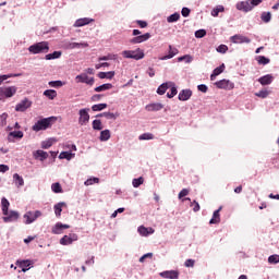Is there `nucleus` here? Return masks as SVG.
Returning <instances> with one entry per match:
<instances>
[{"mask_svg": "<svg viewBox=\"0 0 279 279\" xmlns=\"http://www.w3.org/2000/svg\"><path fill=\"white\" fill-rule=\"evenodd\" d=\"M74 157H75V153H71V151H61L59 155L60 160H73Z\"/></svg>", "mask_w": 279, "mask_h": 279, "instance_id": "nucleus-31", "label": "nucleus"}, {"mask_svg": "<svg viewBox=\"0 0 279 279\" xmlns=\"http://www.w3.org/2000/svg\"><path fill=\"white\" fill-rule=\"evenodd\" d=\"M38 217H43V211H40V210L27 211L23 216L24 223L26 226H29L31 223H34V221H36V219H38Z\"/></svg>", "mask_w": 279, "mask_h": 279, "instance_id": "nucleus-6", "label": "nucleus"}, {"mask_svg": "<svg viewBox=\"0 0 279 279\" xmlns=\"http://www.w3.org/2000/svg\"><path fill=\"white\" fill-rule=\"evenodd\" d=\"M186 195H189V190H187V189H183V190L179 193V199H182V197H186Z\"/></svg>", "mask_w": 279, "mask_h": 279, "instance_id": "nucleus-63", "label": "nucleus"}, {"mask_svg": "<svg viewBox=\"0 0 279 279\" xmlns=\"http://www.w3.org/2000/svg\"><path fill=\"white\" fill-rule=\"evenodd\" d=\"M225 11H226V8H223V5H217L211 10V16L217 17L219 16V12H225Z\"/></svg>", "mask_w": 279, "mask_h": 279, "instance_id": "nucleus-45", "label": "nucleus"}, {"mask_svg": "<svg viewBox=\"0 0 279 279\" xmlns=\"http://www.w3.org/2000/svg\"><path fill=\"white\" fill-rule=\"evenodd\" d=\"M170 93L167 94L168 99H173L175 95H178V87L175 86V83L172 82V85L169 86Z\"/></svg>", "mask_w": 279, "mask_h": 279, "instance_id": "nucleus-39", "label": "nucleus"}, {"mask_svg": "<svg viewBox=\"0 0 279 279\" xmlns=\"http://www.w3.org/2000/svg\"><path fill=\"white\" fill-rule=\"evenodd\" d=\"M16 86H2L0 87V101H5L16 95Z\"/></svg>", "mask_w": 279, "mask_h": 279, "instance_id": "nucleus-5", "label": "nucleus"}, {"mask_svg": "<svg viewBox=\"0 0 279 279\" xmlns=\"http://www.w3.org/2000/svg\"><path fill=\"white\" fill-rule=\"evenodd\" d=\"M180 21V13L175 12L167 17L168 23H178Z\"/></svg>", "mask_w": 279, "mask_h": 279, "instance_id": "nucleus-46", "label": "nucleus"}, {"mask_svg": "<svg viewBox=\"0 0 279 279\" xmlns=\"http://www.w3.org/2000/svg\"><path fill=\"white\" fill-rule=\"evenodd\" d=\"M161 278H167V279H179L180 278V272L178 270H166L159 274Z\"/></svg>", "mask_w": 279, "mask_h": 279, "instance_id": "nucleus-19", "label": "nucleus"}, {"mask_svg": "<svg viewBox=\"0 0 279 279\" xmlns=\"http://www.w3.org/2000/svg\"><path fill=\"white\" fill-rule=\"evenodd\" d=\"M217 51H218V53H226L228 51V46L220 45V46H218Z\"/></svg>", "mask_w": 279, "mask_h": 279, "instance_id": "nucleus-59", "label": "nucleus"}, {"mask_svg": "<svg viewBox=\"0 0 279 279\" xmlns=\"http://www.w3.org/2000/svg\"><path fill=\"white\" fill-rule=\"evenodd\" d=\"M231 43L234 45H250L252 43V39H250L247 36L244 35H233L230 37Z\"/></svg>", "mask_w": 279, "mask_h": 279, "instance_id": "nucleus-9", "label": "nucleus"}, {"mask_svg": "<svg viewBox=\"0 0 279 279\" xmlns=\"http://www.w3.org/2000/svg\"><path fill=\"white\" fill-rule=\"evenodd\" d=\"M154 140V134L151 133H144L140 135V141H151Z\"/></svg>", "mask_w": 279, "mask_h": 279, "instance_id": "nucleus-56", "label": "nucleus"}, {"mask_svg": "<svg viewBox=\"0 0 279 279\" xmlns=\"http://www.w3.org/2000/svg\"><path fill=\"white\" fill-rule=\"evenodd\" d=\"M258 82L262 86H269L274 82V75L266 74L258 78Z\"/></svg>", "mask_w": 279, "mask_h": 279, "instance_id": "nucleus-24", "label": "nucleus"}, {"mask_svg": "<svg viewBox=\"0 0 279 279\" xmlns=\"http://www.w3.org/2000/svg\"><path fill=\"white\" fill-rule=\"evenodd\" d=\"M182 16L186 17L189 14H191V9L189 8H183L181 11Z\"/></svg>", "mask_w": 279, "mask_h": 279, "instance_id": "nucleus-64", "label": "nucleus"}, {"mask_svg": "<svg viewBox=\"0 0 279 279\" xmlns=\"http://www.w3.org/2000/svg\"><path fill=\"white\" fill-rule=\"evenodd\" d=\"M1 206H2V215H8V209L10 208V202L8 201V198H2Z\"/></svg>", "mask_w": 279, "mask_h": 279, "instance_id": "nucleus-42", "label": "nucleus"}, {"mask_svg": "<svg viewBox=\"0 0 279 279\" xmlns=\"http://www.w3.org/2000/svg\"><path fill=\"white\" fill-rule=\"evenodd\" d=\"M143 182H145V179H143V177L133 179V181H132L133 187L138 189V186H141V184H143Z\"/></svg>", "mask_w": 279, "mask_h": 279, "instance_id": "nucleus-53", "label": "nucleus"}, {"mask_svg": "<svg viewBox=\"0 0 279 279\" xmlns=\"http://www.w3.org/2000/svg\"><path fill=\"white\" fill-rule=\"evenodd\" d=\"M76 84H87V86H93L95 84L94 77H88V74L82 73L75 76Z\"/></svg>", "mask_w": 279, "mask_h": 279, "instance_id": "nucleus-8", "label": "nucleus"}, {"mask_svg": "<svg viewBox=\"0 0 279 279\" xmlns=\"http://www.w3.org/2000/svg\"><path fill=\"white\" fill-rule=\"evenodd\" d=\"M4 223H12L13 221H16L19 219V211H8V215H4V217H2Z\"/></svg>", "mask_w": 279, "mask_h": 279, "instance_id": "nucleus-17", "label": "nucleus"}, {"mask_svg": "<svg viewBox=\"0 0 279 279\" xmlns=\"http://www.w3.org/2000/svg\"><path fill=\"white\" fill-rule=\"evenodd\" d=\"M29 53L36 56L38 53H49V43L48 41H40L33 44L28 47Z\"/></svg>", "mask_w": 279, "mask_h": 279, "instance_id": "nucleus-3", "label": "nucleus"}, {"mask_svg": "<svg viewBox=\"0 0 279 279\" xmlns=\"http://www.w3.org/2000/svg\"><path fill=\"white\" fill-rule=\"evenodd\" d=\"M110 130L106 129L100 132L99 141H101V143H106V141H110Z\"/></svg>", "mask_w": 279, "mask_h": 279, "instance_id": "nucleus-37", "label": "nucleus"}, {"mask_svg": "<svg viewBox=\"0 0 279 279\" xmlns=\"http://www.w3.org/2000/svg\"><path fill=\"white\" fill-rule=\"evenodd\" d=\"M69 228H71V226L64 225L62 222H57L52 227L51 232H52V234H62L64 232V230H69Z\"/></svg>", "mask_w": 279, "mask_h": 279, "instance_id": "nucleus-13", "label": "nucleus"}, {"mask_svg": "<svg viewBox=\"0 0 279 279\" xmlns=\"http://www.w3.org/2000/svg\"><path fill=\"white\" fill-rule=\"evenodd\" d=\"M178 62H185V64H191V62H193V56L185 54L183 57H179Z\"/></svg>", "mask_w": 279, "mask_h": 279, "instance_id": "nucleus-44", "label": "nucleus"}, {"mask_svg": "<svg viewBox=\"0 0 279 279\" xmlns=\"http://www.w3.org/2000/svg\"><path fill=\"white\" fill-rule=\"evenodd\" d=\"M191 97H193V90L182 89L179 93L178 99H179V101H189V99H191Z\"/></svg>", "mask_w": 279, "mask_h": 279, "instance_id": "nucleus-20", "label": "nucleus"}, {"mask_svg": "<svg viewBox=\"0 0 279 279\" xmlns=\"http://www.w3.org/2000/svg\"><path fill=\"white\" fill-rule=\"evenodd\" d=\"M51 121H56V117H49L38 120L32 128L33 132H41L51 128Z\"/></svg>", "mask_w": 279, "mask_h": 279, "instance_id": "nucleus-2", "label": "nucleus"}, {"mask_svg": "<svg viewBox=\"0 0 279 279\" xmlns=\"http://www.w3.org/2000/svg\"><path fill=\"white\" fill-rule=\"evenodd\" d=\"M0 125L4 128V125H8V113L0 114Z\"/></svg>", "mask_w": 279, "mask_h": 279, "instance_id": "nucleus-55", "label": "nucleus"}, {"mask_svg": "<svg viewBox=\"0 0 279 279\" xmlns=\"http://www.w3.org/2000/svg\"><path fill=\"white\" fill-rule=\"evenodd\" d=\"M258 64H269L270 60L269 58L265 57V56H258L256 58Z\"/></svg>", "mask_w": 279, "mask_h": 279, "instance_id": "nucleus-54", "label": "nucleus"}, {"mask_svg": "<svg viewBox=\"0 0 279 279\" xmlns=\"http://www.w3.org/2000/svg\"><path fill=\"white\" fill-rule=\"evenodd\" d=\"M28 108H32V101L25 98L15 106V111L25 112V110H28Z\"/></svg>", "mask_w": 279, "mask_h": 279, "instance_id": "nucleus-12", "label": "nucleus"}, {"mask_svg": "<svg viewBox=\"0 0 279 279\" xmlns=\"http://www.w3.org/2000/svg\"><path fill=\"white\" fill-rule=\"evenodd\" d=\"M263 3V0H245L240 1L235 4L236 10L240 12H252L256 7L260 5Z\"/></svg>", "mask_w": 279, "mask_h": 279, "instance_id": "nucleus-1", "label": "nucleus"}, {"mask_svg": "<svg viewBox=\"0 0 279 279\" xmlns=\"http://www.w3.org/2000/svg\"><path fill=\"white\" fill-rule=\"evenodd\" d=\"M191 206L193 207L194 213H199V203L194 201Z\"/></svg>", "mask_w": 279, "mask_h": 279, "instance_id": "nucleus-62", "label": "nucleus"}, {"mask_svg": "<svg viewBox=\"0 0 279 279\" xmlns=\"http://www.w3.org/2000/svg\"><path fill=\"white\" fill-rule=\"evenodd\" d=\"M206 36V29H198L195 32V38H204Z\"/></svg>", "mask_w": 279, "mask_h": 279, "instance_id": "nucleus-57", "label": "nucleus"}, {"mask_svg": "<svg viewBox=\"0 0 279 279\" xmlns=\"http://www.w3.org/2000/svg\"><path fill=\"white\" fill-rule=\"evenodd\" d=\"M13 183L15 184L16 189H21L22 186H25V180L19 173L13 174Z\"/></svg>", "mask_w": 279, "mask_h": 279, "instance_id": "nucleus-25", "label": "nucleus"}, {"mask_svg": "<svg viewBox=\"0 0 279 279\" xmlns=\"http://www.w3.org/2000/svg\"><path fill=\"white\" fill-rule=\"evenodd\" d=\"M162 108H165V105L160 102H151L146 105L145 110H147V112H160Z\"/></svg>", "mask_w": 279, "mask_h": 279, "instance_id": "nucleus-18", "label": "nucleus"}, {"mask_svg": "<svg viewBox=\"0 0 279 279\" xmlns=\"http://www.w3.org/2000/svg\"><path fill=\"white\" fill-rule=\"evenodd\" d=\"M106 108H108V104H98L92 106L93 112H101V110H106Z\"/></svg>", "mask_w": 279, "mask_h": 279, "instance_id": "nucleus-41", "label": "nucleus"}, {"mask_svg": "<svg viewBox=\"0 0 279 279\" xmlns=\"http://www.w3.org/2000/svg\"><path fill=\"white\" fill-rule=\"evenodd\" d=\"M271 95V90L264 88L257 93H255V97H259V99H267Z\"/></svg>", "mask_w": 279, "mask_h": 279, "instance_id": "nucleus-35", "label": "nucleus"}, {"mask_svg": "<svg viewBox=\"0 0 279 279\" xmlns=\"http://www.w3.org/2000/svg\"><path fill=\"white\" fill-rule=\"evenodd\" d=\"M24 133L23 131H11L9 132L8 136H7V141L9 143H14V138H16L17 141H21V138H23Z\"/></svg>", "mask_w": 279, "mask_h": 279, "instance_id": "nucleus-15", "label": "nucleus"}, {"mask_svg": "<svg viewBox=\"0 0 279 279\" xmlns=\"http://www.w3.org/2000/svg\"><path fill=\"white\" fill-rule=\"evenodd\" d=\"M44 97H47V99H50L51 101H53V99L58 97V92H56V89H46L44 92Z\"/></svg>", "mask_w": 279, "mask_h": 279, "instance_id": "nucleus-34", "label": "nucleus"}, {"mask_svg": "<svg viewBox=\"0 0 279 279\" xmlns=\"http://www.w3.org/2000/svg\"><path fill=\"white\" fill-rule=\"evenodd\" d=\"M121 56L126 60H143V58H145V51L141 48L135 50H123Z\"/></svg>", "mask_w": 279, "mask_h": 279, "instance_id": "nucleus-4", "label": "nucleus"}, {"mask_svg": "<svg viewBox=\"0 0 279 279\" xmlns=\"http://www.w3.org/2000/svg\"><path fill=\"white\" fill-rule=\"evenodd\" d=\"M98 77L99 80H112V77H114V71L99 72Z\"/></svg>", "mask_w": 279, "mask_h": 279, "instance_id": "nucleus-38", "label": "nucleus"}, {"mask_svg": "<svg viewBox=\"0 0 279 279\" xmlns=\"http://www.w3.org/2000/svg\"><path fill=\"white\" fill-rule=\"evenodd\" d=\"M169 86H173V82H166L162 83L158 88H157V95H165L167 90H169Z\"/></svg>", "mask_w": 279, "mask_h": 279, "instance_id": "nucleus-28", "label": "nucleus"}, {"mask_svg": "<svg viewBox=\"0 0 279 279\" xmlns=\"http://www.w3.org/2000/svg\"><path fill=\"white\" fill-rule=\"evenodd\" d=\"M62 57V51H54L52 53L46 54V60H58V58Z\"/></svg>", "mask_w": 279, "mask_h": 279, "instance_id": "nucleus-40", "label": "nucleus"}, {"mask_svg": "<svg viewBox=\"0 0 279 279\" xmlns=\"http://www.w3.org/2000/svg\"><path fill=\"white\" fill-rule=\"evenodd\" d=\"M16 265H19V267H21L23 274H25L26 271H29V269H32L34 263H32V260H29V259H23V260H17Z\"/></svg>", "mask_w": 279, "mask_h": 279, "instance_id": "nucleus-16", "label": "nucleus"}, {"mask_svg": "<svg viewBox=\"0 0 279 279\" xmlns=\"http://www.w3.org/2000/svg\"><path fill=\"white\" fill-rule=\"evenodd\" d=\"M88 47V43L83 41V43H69L66 45V49H86Z\"/></svg>", "mask_w": 279, "mask_h": 279, "instance_id": "nucleus-26", "label": "nucleus"}, {"mask_svg": "<svg viewBox=\"0 0 279 279\" xmlns=\"http://www.w3.org/2000/svg\"><path fill=\"white\" fill-rule=\"evenodd\" d=\"M35 160H40V162H45L47 158H49V153L45 150H36L33 153Z\"/></svg>", "mask_w": 279, "mask_h": 279, "instance_id": "nucleus-22", "label": "nucleus"}, {"mask_svg": "<svg viewBox=\"0 0 279 279\" xmlns=\"http://www.w3.org/2000/svg\"><path fill=\"white\" fill-rule=\"evenodd\" d=\"M197 89L201 92V93H208V86L204 85V84H201L197 86Z\"/></svg>", "mask_w": 279, "mask_h": 279, "instance_id": "nucleus-61", "label": "nucleus"}, {"mask_svg": "<svg viewBox=\"0 0 279 279\" xmlns=\"http://www.w3.org/2000/svg\"><path fill=\"white\" fill-rule=\"evenodd\" d=\"M117 54H107L104 57L98 58L99 62H108V60H117Z\"/></svg>", "mask_w": 279, "mask_h": 279, "instance_id": "nucleus-51", "label": "nucleus"}, {"mask_svg": "<svg viewBox=\"0 0 279 279\" xmlns=\"http://www.w3.org/2000/svg\"><path fill=\"white\" fill-rule=\"evenodd\" d=\"M93 130L101 131L104 130V124L101 123V120H94L92 122Z\"/></svg>", "mask_w": 279, "mask_h": 279, "instance_id": "nucleus-47", "label": "nucleus"}, {"mask_svg": "<svg viewBox=\"0 0 279 279\" xmlns=\"http://www.w3.org/2000/svg\"><path fill=\"white\" fill-rule=\"evenodd\" d=\"M65 206H66V203L64 202H60L53 206L56 217L62 216V208H64Z\"/></svg>", "mask_w": 279, "mask_h": 279, "instance_id": "nucleus-30", "label": "nucleus"}, {"mask_svg": "<svg viewBox=\"0 0 279 279\" xmlns=\"http://www.w3.org/2000/svg\"><path fill=\"white\" fill-rule=\"evenodd\" d=\"M215 86H217V88H220L222 90H232L234 88V84L230 80H226V78L216 82Z\"/></svg>", "mask_w": 279, "mask_h": 279, "instance_id": "nucleus-10", "label": "nucleus"}, {"mask_svg": "<svg viewBox=\"0 0 279 279\" xmlns=\"http://www.w3.org/2000/svg\"><path fill=\"white\" fill-rule=\"evenodd\" d=\"M90 109L83 108L78 110V125H86L90 122Z\"/></svg>", "mask_w": 279, "mask_h": 279, "instance_id": "nucleus-7", "label": "nucleus"}, {"mask_svg": "<svg viewBox=\"0 0 279 279\" xmlns=\"http://www.w3.org/2000/svg\"><path fill=\"white\" fill-rule=\"evenodd\" d=\"M112 88V84L110 83H106V84H102V85H99L98 87H95V93H104L106 90H111Z\"/></svg>", "mask_w": 279, "mask_h": 279, "instance_id": "nucleus-36", "label": "nucleus"}, {"mask_svg": "<svg viewBox=\"0 0 279 279\" xmlns=\"http://www.w3.org/2000/svg\"><path fill=\"white\" fill-rule=\"evenodd\" d=\"M178 56V49L169 46V51L167 56L160 57L159 60H171V58H175Z\"/></svg>", "mask_w": 279, "mask_h": 279, "instance_id": "nucleus-27", "label": "nucleus"}, {"mask_svg": "<svg viewBox=\"0 0 279 279\" xmlns=\"http://www.w3.org/2000/svg\"><path fill=\"white\" fill-rule=\"evenodd\" d=\"M78 236L75 233H70L60 239V245H72L77 241Z\"/></svg>", "mask_w": 279, "mask_h": 279, "instance_id": "nucleus-11", "label": "nucleus"}, {"mask_svg": "<svg viewBox=\"0 0 279 279\" xmlns=\"http://www.w3.org/2000/svg\"><path fill=\"white\" fill-rule=\"evenodd\" d=\"M58 140L56 137H50L44 142H41V149H49L54 143H57Z\"/></svg>", "mask_w": 279, "mask_h": 279, "instance_id": "nucleus-33", "label": "nucleus"}, {"mask_svg": "<svg viewBox=\"0 0 279 279\" xmlns=\"http://www.w3.org/2000/svg\"><path fill=\"white\" fill-rule=\"evenodd\" d=\"M222 207H219L217 210L214 211L213 218L210 219L209 223H219L221 221V217L219 213H221Z\"/></svg>", "mask_w": 279, "mask_h": 279, "instance_id": "nucleus-32", "label": "nucleus"}, {"mask_svg": "<svg viewBox=\"0 0 279 279\" xmlns=\"http://www.w3.org/2000/svg\"><path fill=\"white\" fill-rule=\"evenodd\" d=\"M260 19L263 23H271V12H262Z\"/></svg>", "mask_w": 279, "mask_h": 279, "instance_id": "nucleus-43", "label": "nucleus"}, {"mask_svg": "<svg viewBox=\"0 0 279 279\" xmlns=\"http://www.w3.org/2000/svg\"><path fill=\"white\" fill-rule=\"evenodd\" d=\"M95 20L90 17H82L75 21L74 27H84V25H90Z\"/></svg>", "mask_w": 279, "mask_h": 279, "instance_id": "nucleus-23", "label": "nucleus"}, {"mask_svg": "<svg viewBox=\"0 0 279 279\" xmlns=\"http://www.w3.org/2000/svg\"><path fill=\"white\" fill-rule=\"evenodd\" d=\"M154 256L153 253H146L140 258V263H145L146 258H151Z\"/></svg>", "mask_w": 279, "mask_h": 279, "instance_id": "nucleus-60", "label": "nucleus"}, {"mask_svg": "<svg viewBox=\"0 0 279 279\" xmlns=\"http://www.w3.org/2000/svg\"><path fill=\"white\" fill-rule=\"evenodd\" d=\"M48 85L50 86V88H62V86H64V82H62V81H50L48 83Z\"/></svg>", "mask_w": 279, "mask_h": 279, "instance_id": "nucleus-48", "label": "nucleus"}, {"mask_svg": "<svg viewBox=\"0 0 279 279\" xmlns=\"http://www.w3.org/2000/svg\"><path fill=\"white\" fill-rule=\"evenodd\" d=\"M151 38V34L145 33L144 35H138L131 39L132 45H141V43H147Z\"/></svg>", "mask_w": 279, "mask_h": 279, "instance_id": "nucleus-14", "label": "nucleus"}, {"mask_svg": "<svg viewBox=\"0 0 279 279\" xmlns=\"http://www.w3.org/2000/svg\"><path fill=\"white\" fill-rule=\"evenodd\" d=\"M225 70H226V64H223V63H222L220 66L216 68V69L214 70V72L211 73V75H210L211 82H215V80H217V76H218V75H221V73H222Z\"/></svg>", "mask_w": 279, "mask_h": 279, "instance_id": "nucleus-29", "label": "nucleus"}, {"mask_svg": "<svg viewBox=\"0 0 279 279\" xmlns=\"http://www.w3.org/2000/svg\"><path fill=\"white\" fill-rule=\"evenodd\" d=\"M137 232L141 236H149V234H154V232H156V230L151 227H145V226H140L137 228Z\"/></svg>", "mask_w": 279, "mask_h": 279, "instance_id": "nucleus-21", "label": "nucleus"}, {"mask_svg": "<svg viewBox=\"0 0 279 279\" xmlns=\"http://www.w3.org/2000/svg\"><path fill=\"white\" fill-rule=\"evenodd\" d=\"M268 263H269L270 265H278V263H279V255H278V254L270 255V256L268 257Z\"/></svg>", "mask_w": 279, "mask_h": 279, "instance_id": "nucleus-52", "label": "nucleus"}, {"mask_svg": "<svg viewBox=\"0 0 279 279\" xmlns=\"http://www.w3.org/2000/svg\"><path fill=\"white\" fill-rule=\"evenodd\" d=\"M104 117L105 119H117L119 117V114H114L112 112H104Z\"/></svg>", "mask_w": 279, "mask_h": 279, "instance_id": "nucleus-58", "label": "nucleus"}, {"mask_svg": "<svg viewBox=\"0 0 279 279\" xmlns=\"http://www.w3.org/2000/svg\"><path fill=\"white\" fill-rule=\"evenodd\" d=\"M85 186H93V184H99V178L93 177L84 182Z\"/></svg>", "mask_w": 279, "mask_h": 279, "instance_id": "nucleus-49", "label": "nucleus"}, {"mask_svg": "<svg viewBox=\"0 0 279 279\" xmlns=\"http://www.w3.org/2000/svg\"><path fill=\"white\" fill-rule=\"evenodd\" d=\"M52 193H63L62 185L58 182L51 184Z\"/></svg>", "mask_w": 279, "mask_h": 279, "instance_id": "nucleus-50", "label": "nucleus"}]
</instances>
